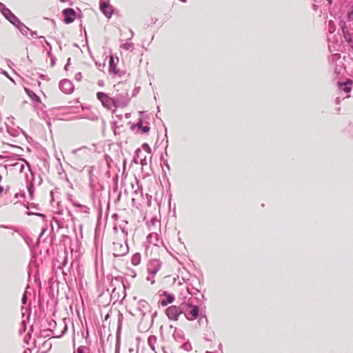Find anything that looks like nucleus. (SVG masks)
Instances as JSON below:
<instances>
[{
  "mask_svg": "<svg viewBox=\"0 0 353 353\" xmlns=\"http://www.w3.org/2000/svg\"><path fill=\"white\" fill-rule=\"evenodd\" d=\"M114 88L116 89V94L113 97L116 107L121 108L126 107L130 101L128 90L125 88L124 85L121 83L115 85Z\"/></svg>",
  "mask_w": 353,
  "mask_h": 353,
  "instance_id": "f257e3e1",
  "label": "nucleus"
},
{
  "mask_svg": "<svg viewBox=\"0 0 353 353\" xmlns=\"http://www.w3.org/2000/svg\"><path fill=\"white\" fill-rule=\"evenodd\" d=\"M182 312L188 321H194L199 317L200 308L190 299L182 303Z\"/></svg>",
  "mask_w": 353,
  "mask_h": 353,
  "instance_id": "f03ea898",
  "label": "nucleus"
},
{
  "mask_svg": "<svg viewBox=\"0 0 353 353\" xmlns=\"http://www.w3.org/2000/svg\"><path fill=\"white\" fill-rule=\"evenodd\" d=\"M97 99H99L102 105L108 110H111L112 108H117L116 103L114 100V97L111 98L108 97L105 92H98L97 93Z\"/></svg>",
  "mask_w": 353,
  "mask_h": 353,
  "instance_id": "7ed1b4c3",
  "label": "nucleus"
},
{
  "mask_svg": "<svg viewBox=\"0 0 353 353\" xmlns=\"http://www.w3.org/2000/svg\"><path fill=\"white\" fill-rule=\"evenodd\" d=\"M0 12L3 16L14 26L17 23L19 22V21H20V19L9 8H8L3 3L1 2Z\"/></svg>",
  "mask_w": 353,
  "mask_h": 353,
  "instance_id": "20e7f679",
  "label": "nucleus"
},
{
  "mask_svg": "<svg viewBox=\"0 0 353 353\" xmlns=\"http://www.w3.org/2000/svg\"><path fill=\"white\" fill-rule=\"evenodd\" d=\"M113 248V255L114 257H121L126 255L129 252V247L127 243V239L125 241V243L123 244L119 242L114 243Z\"/></svg>",
  "mask_w": 353,
  "mask_h": 353,
  "instance_id": "39448f33",
  "label": "nucleus"
},
{
  "mask_svg": "<svg viewBox=\"0 0 353 353\" xmlns=\"http://www.w3.org/2000/svg\"><path fill=\"white\" fill-rule=\"evenodd\" d=\"M165 314L168 318L172 321H177L182 312V303L179 306L171 305L165 310Z\"/></svg>",
  "mask_w": 353,
  "mask_h": 353,
  "instance_id": "423d86ee",
  "label": "nucleus"
},
{
  "mask_svg": "<svg viewBox=\"0 0 353 353\" xmlns=\"http://www.w3.org/2000/svg\"><path fill=\"white\" fill-rule=\"evenodd\" d=\"M100 10L108 18H110L113 14V8L110 5V0H100Z\"/></svg>",
  "mask_w": 353,
  "mask_h": 353,
  "instance_id": "0eeeda50",
  "label": "nucleus"
},
{
  "mask_svg": "<svg viewBox=\"0 0 353 353\" xmlns=\"http://www.w3.org/2000/svg\"><path fill=\"white\" fill-rule=\"evenodd\" d=\"M161 267V263L158 259L151 260L148 264V272L150 275L154 277L155 274L158 272Z\"/></svg>",
  "mask_w": 353,
  "mask_h": 353,
  "instance_id": "6e6552de",
  "label": "nucleus"
},
{
  "mask_svg": "<svg viewBox=\"0 0 353 353\" xmlns=\"http://www.w3.org/2000/svg\"><path fill=\"white\" fill-rule=\"evenodd\" d=\"M59 88L63 92L70 94L74 90V85L70 80L63 79L59 83Z\"/></svg>",
  "mask_w": 353,
  "mask_h": 353,
  "instance_id": "1a4fd4ad",
  "label": "nucleus"
},
{
  "mask_svg": "<svg viewBox=\"0 0 353 353\" xmlns=\"http://www.w3.org/2000/svg\"><path fill=\"white\" fill-rule=\"evenodd\" d=\"M64 17V22L67 24L72 23L75 19L76 12L73 8H66L62 12Z\"/></svg>",
  "mask_w": 353,
  "mask_h": 353,
  "instance_id": "9d476101",
  "label": "nucleus"
},
{
  "mask_svg": "<svg viewBox=\"0 0 353 353\" xmlns=\"http://www.w3.org/2000/svg\"><path fill=\"white\" fill-rule=\"evenodd\" d=\"M22 161L28 166V170L30 172V174H31L32 180H33L34 177V172L32 171V170L30 168V163H28V161H26L24 159H23ZM28 190L29 196H30V199H33V196H34V184H33L32 181H31L30 182V183L28 184Z\"/></svg>",
  "mask_w": 353,
  "mask_h": 353,
  "instance_id": "9b49d317",
  "label": "nucleus"
},
{
  "mask_svg": "<svg viewBox=\"0 0 353 353\" xmlns=\"http://www.w3.org/2000/svg\"><path fill=\"white\" fill-rule=\"evenodd\" d=\"M118 61V59L117 58V61H115L114 58L112 56L110 57L109 60V73L114 74L119 76H121L122 72L119 70L117 69V63Z\"/></svg>",
  "mask_w": 353,
  "mask_h": 353,
  "instance_id": "f8f14e48",
  "label": "nucleus"
},
{
  "mask_svg": "<svg viewBox=\"0 0 353 353\" xmlns=\"http://www.w3.org/2000/svg\"><path fill=\"white\" fill-rule=\"evenodd\" d=\"M25 91L34 102L35 108H38L39 105H43L40 97L37 96L33 91L27 88H25Z\"/></svg>",
  "mask_w": 353,
  "mask_h": 353,
  "instance_id": "ddd939ff",
  "label": "nucleus"
},
{
  "mask_svg": "<svg viewBox=\"0 0 353 353\" xmlns=\"http://www.w3.org/2000/svg\"><path fill=\"white\" fill-rule=\"evenodd\" d=\"M352 83L353 81L350 79H347L345 82L339 81L337 84L340 90L345 92H350L352 90Z\"/></svg>",
  "mask_w": 353,
  "mask_h": 353,
  "instance_id": "4468645a",
  "label": "nucleus"
},
{
  "mask_svg": "<svg viewBox=\"0 0 353 353\" xmlns=\"http://www.w3.org/2000/svg\"><path fill=\"white\" fill-rule=\"evenodd\" d=\"M163 295L165 296L166 298L163 299H161L159 301V303L162 306H166L170 303H172L174 299L175 296L172 294H168L166 291L163 292Z\"/></svg>",
  "mask_w": 353,
  "mask_h": 353,
  "instance_id": "2eb2a0df",
  "label": "nucleus"
},
{
  "mask_svg": "<svg viewBox=\"0 0 353 353\" xmlns=\"http://www.w3.org/2000/svg\"><path fill=\"white\" fill-rule=\"evenodd\" d=\"M134 128H137L141 130L143 133H148L150 130V127L148 125V123L145 125H143V121L142 119H139L136 124H133L131 126V128L133 130Z\"/></svg>",
  "mask_w": 353,
  "mask_h": 353,
  "instance_id": "dca6fc26",
  "label": "nucleus"
},
{
  "mask_svg": "<svg viewBox=\"0 0 353 353\" xmlns=\"http://www.w3.org/2000/svg\"><path fill=\"white\" fill-rule=\"evenodd\" d=\"M150 307L149 303L145 300H140L138 302L137 308H138L139 311L141 312V314L142 317H143L145 314V311L148 310Z\"/></svg>",
  "mask_w": 353,
  "mask_h": 353,
  "instance_id": "f3484780",
  "label": "nucleus"
},
{
  "mask_svg": "<svg viewBox=\"0 0 353 353\" xmlns=\"http://www.w3.org/2000/svg\"><path fill=\"white\" fill-rule=\"evenodd\" d=\"M14 27H16L19 31L23 34V35H25L26 36L28 33L29 31H30V29L27 27L23 22H21V21H19L18 23H16V25L14 26Z\"/></svg>",
  "mask_w": 353,
  "mask_h": 353,
  "instance_id": "a211bd4d",
  "label": "nucleus"
},
{
  "mask_svg": "<svg viewBox=\"0 0 353 353\" xmlns=\"http://www.w3.org/2000/svg\"><path fill=\"white\" fill-rule=\"evenodd\" d=\"M148 241L150 243H152L154 245H157V243L159 241L158 234L157 233L153 234L150 233L147 236Z\"/></svg>",
  "mask_w": 353,
  "mask_h": 353,
  "instance_id": "6ab92c4d",
  "label": "nucleus"
},
{
  "mask_svg": "<svg viewBox=\"0 0 353 353\" xmlns=\"http://www.w3.org/2000/svg\"><path fill=\"white\" fill-rule=\"evenodd\" d=\"M141 262V254L139 253H135L132 259H131V263L134 265H138L140 264Z\"/></svg>",
  "mask_w": 353,
  "mask_h": 353,
  "instance_id": "aec40b11",
  "label": "nucleus"
},
{
  "mask_svg": "<svg viewBox=\"0 0 353 353\" xmlns=\"http://www.w3.org/2000/svg\"><path fill=\"white\" fill-rule=\"evenodd\" d=\"M157 342V337L155 336H150L148 339V343L152 350H155L154 344Z\"/></svg>",
  "mask_w": 353,
  "mask_h": 353,
  "instance_id": "412c9836",
  "label": "nucleus"
},
{
  "mask_svg": "<svg viewBox=\"0 0 353 353\" xmlns=\"http://www.w3.org/2000/svg\"><path fill=\"white\" fill-rule=\"evenodd\" d=\"M60 325L63 326V330L59 334L53 332V334H55L56 337L58 338L61 337L67 332L68 330L67 325L64 323H61Z\"/></svg>",
  "mask_w": 353,
  "mask_h": 353,
  "instance_id": "4be33fe9",
  "label": "nucleus"
},
{
  "mask_svg": "<svg viewBox=\"0 0 353 353\" xmlns=\"http://www.w3.org/2000/svg\"><path fill=\"white\" fill-rule=\"evenodd\" d=\"M72 205L79 208H84V213H89L90 208L88 206L85 205H81L77 202H72Z\"/></svg>",
  "mask_w": 353,
  "mask_h": 353,
  "instance_id": "5701e85b",
  "label": "nucleus"
},
{
  "mask_svg": "<svg viewBox=\"0 0 353 353\" xmlns=\"http://www.w3.org/2000/svg\"><path fill=\"white\" fill-rule=\"evenodd\" d=\"M121 48L124 49V50H126L132 51V49H133V43H132L126 42V43L121 45Z\"/></svg>",
  "mask_w": 353,
  "mask_h": 353,
  "instance_id": "b1692460",
  "label": "nucleus"
},
{
  "mask_svg": "<svg viewBox=\"0 0 353 353\" xmlns=\"http://www.w3.org/2000/svg\"><path fill=\"white\" fill-rule=\"evenodd\" d=\"M347 19L353 21V5L351 6L350 10L347 13Z\"/></svg>",
  "mask_w": 353,
  "mask_h": 353,
  "instance_id": "393cba45",
  "label": "nucleus"
},
{
  "mask_svg": "<svg viewBox=\"0 0 353 353\" xmlns=\"http://www.w3.org/2000/svg\"><path fill=\"white\" fill-rule=\"evenodd\" d=\"M28 301V295H27V291L26 290L23 293L21 299V303L23 305H26Z\"/></svg>",
  "mask_w": 353,
  "mask_h": 353,
  "instance_id": "a878e982",
  "label": "nucleus"
},
{
  "mask_svg": "<svg viewBox=\"0 0 353 353\" xmlns=\"http://www.w3.org/2000/svg\"><path fill=\"white\" fill-rule=\"evenodd\" d=\"M27 214L28 215H36L37 216L43 217L44 219L46 218V216L43 214L38 213V212H32L29 211L27 212Z\"/></svg>",
  "mask_w": 353,
  "mask_h": 353,
  "instance_id": "bb28decb",
  "label": "nucleus"
},
{
  "mask_svg": "<svg viewBox=\"0 0 353 353\" xmlns=\"http://www.w3.org/2000/svg\"><path fill=\"white\" fill-rule=\"evenodd\" d=\"M86 349L85 346L81 345L77 348L76 353H85Z\"/></svg>",
  "mask_w": 353,
  "mask_h": 353,
  "instance_id": "cd10ccee",
  "label": "nucleus"
},
{
  "mask_svg": "<svg viewBox=\"0 0 353 353\" xmlns=\"http://www.w3.org/2000/svg\"><path fill=\"white\" fill-rule=\"evenodd\" d=\"M182 347L187 350V351H190L192 350V347H191V345L188 343H184L183 345H182Z\"/></svg>",
  "mask_w": 353,
  "mask_h": 353,
  "instance_id": "c85d7f7f",
  "label": "nucleus"
},
{
  "mask_svg": "<svg viewBox=\"0 0 353 353\" xmlns=\"http://www.w3.org/2000/svg\"><path fill=\"white\" fill-rule=\"evenodd\" d=\"M343 33H344V37H345V41L347 42H348V43L352 42V39H351L350 34H348V33L345 34V31H344V29H343Z\"/></svg>",
  "mask_w": 353,
  "mask_h": 353,
  "instance_id": "c756f323",
  "label": "nucleus"
},
{
  "mask_svg": "<svg viewBox=\"0 0 353 353\" xmlns=\"http://www.w3.org/2000/svg\"><path fill=\"white\" fill-rule=\"evenodd\" d=\"M142 147H143V149L144 150H145L147 152L151 153V148L148 143H143Z\"/></svg>",
  "mask_w": 353,
  "mask_h": 353,
  "instance_id": "7c9ffc66",
  "label": "nucleus"
},
{
  "mask_svg": "<svg viewBox=\"0 0 353 353\" xmlns=\"http://www.w3.org/2000/svg\"><path fill=\"white\" fill-rule=\"evenodd\" d=\"M30 208H34L35 210H39V205L34 204V203H32V204H30V205L27 206V208H28V209Z\"/></svg>",
  "mask_w": 353,
  "mask_h": 353,
  "instance_id": "2f4dec72",
  "label": "nucleus"
},
{
  "mask_svg": "<svg viewBox=\"0 0 353 353\" xmlns=\"http://www.w3.org/2000/svg\"><path fill=\"white\" fill-rule=\"evenodd\" d=\"M75 79L78 81H80L81 80V78H82V74L81 72H78L75 74Z\"/></svg>",
  "mask_w": 353,
  "mask_h": 353,
  "instance_id": "473e14b6",
  "label": "nucleus"
},
{
  "mask_svg": "<svg viewBox=\"0 0 353 353\" xmlns=\"http://www.w3.org/2000/svg\"><path fill=\"white\" fill-rule=\"evenodd\" d=\"M154 277L152 278V276L151 275H148V277H147V280L148 281H150L151 282L152 284H154V282H155V280L154 279Z\"/></svg>",
  "mask_w": 353,
  "mask_h": 353,
  "instance_id": "72a5a7b5",
  "label": "nucleus"
},
{
  "mask_svg": "<svg viewBox=\"0 0 353 353\" xmlns=\"http://www.w3.org/2000/svg\"><path fill=\"white\" fill-rule=\"evenodd\" d=\"M120 228H121V230L122 232L124 234V236H125V237H127V236H128V232H127V230L125 229V227H124V226H121V225H120Z\"/></svg>",
  "mask_w": 353,
  "mask_h": 353,
  "instance_id": "f704fd0d",
  "label": "nucleus"
},
{
  "mask_svg": "<svg viewBox=\"0 0 353 353\" xmlns=\"http://www.w3.org/2000/svg\"><path fill=\"white\" fill-rule=\"evenodd\" d=\"M37 114L39 117L41 118H43V119H45V117H46V113L45 112H43V111H41V112H37Z\"/></svg>",
  "mask_w": 353,
  "mask_h": 353,
  "instance_id": "c9c22d12",
  "label": "nucleus"
},
{
  "mask_svg": "<svg viewBox=\"0 0 353 353\" xmlns=\"http://www.w3.org/2000/svg\"><path fill=\"white\" fill-rule=\"evenodd\" d=\"M85 147H82V148H79L78 149L73 150L72 151V154H77L79 151L81 150L82 149H85Z\"/></svg>",
  "mask_w": 353,
  "mask_h": 353,
  "instance_id": "e433bc0d",
  "label": "nucleus"
},
{
  "mask_svg": "<svg viewBox=\"0 0 353 353\" xmlns=\"http://www.w3.org/2000/svg\"><path fill=\"white\" fill-rule=\"evenodd\" d=\"M140 163L141 164L142 166L143 165H147V161H146V159L144 158L143 159H141V162Z\"/></svg>",
  "mask_w": 353,
  "mask_h": 353,
  "instance_id": "4c0bfd02",
  "label": "nucleus"
},
{
  "mask_svg": "<svg viewBox=\"0 0 353 353\" xmlns=\"http://www.w3.org/2000/svg\"><path fill=\"white\" fill-rule=\"evenodd\" d=\"M29 32H30V34L32 37H34V36L37 35V32L36 31H33V30H30V31H29Z\"/></svg>",
  "mask_w": 353,
  "mask_h": 353,
  "instance_id": "58836bf2",
  "label": "nucleus"
},
{
  "mask_svg": "<svg viewBox=\"0 0 353 353\" xmlns=\"http://www.w3.org/2000/svg\"><path fill=\"white\" fill-rule=\"evenodd\" d=\"M46 230H47V228H43L41 229V233H40V234H39V236H40V237H41V236H43V234L46 232Z\"/></svg>",
  "mask_w": 353,
  "mask_h": 353,
  "instance_id": "ea45409f",
  "label": "nucleus"
},
{
  "mask_svg": "<svg viewBox=\"0 0 353 353\" xmlns=\"http://www.w3.org/2000/svg\"><path fill=\"white\" fill-rule=\"evenodd\" d=\"M24 168H25V165H24V164H21V165H20V172H23Z\"/></svg>",
  "mask_w": 353,
  "mask_h": 353,
  "instance_id": "a19ab883",
  "label": "nucleus"
},
{
  "mask_svg": "<svg viewBox=\"0 0 353 353\" xmlns=\"http://www.w3.org/2000/svg\"><path fill=\"white\" fill-rule=\"evenodd\" d=\"M112 217L114 219H117L118 217H119V215L117 213H114V214H112Z\"/></svg>",
  "mask_w": 353,
  "mask_h": 353,
  "instance_id": "79ce46f5",
  "label": "nucleus"
},
{
  "mask_svg": "<svg viewBox=\"0 0 353 353\" xmlns=\"http://www.w3.org/2000/svg\"><path fill=\"white\" fill-rule=\"evenodd\" d=\"M45 43L50 49L52 48L51 44L46 40H45Z\"/></svg>",
  "mask_w": 353,
  "mask_h": 353,
  "instance_id": "37998d69",
  "label": "nucleus"
},
{
  "mask_svg": "<svg viewBox=\"0 0 353 353\" xmlns=\"http://www.w3.org/2000/svg\"><path fill=\"white\" fill-rule=\"evenodd\" d=\"M335 102H336V104H338V105H339V104H340V103H341V100H340V99H339V97H337V98L335 99Z\"/></svg>",
  "mask_w": 353,
  "mask_h": 353,
  "instance_id": "c03bdc74",
  "label": "nucleus"
},
{
  "mask_svg": "<svg viewBox=\"0 0 353 353\" xmlns=\"http://www.w3.org/2000/svg\"><path fill=\"white\" fill-rule=\"evenodd\" d=\"M70 59L69 58L68 60V63H66L65 66V69L67 70L68 69V66L69 65V61H70Z\"/></svg>",
  "mask_w": 353,
  "mask_h": 353,
  "instance_id": "a18cd8bd",
  "label": "nucleus"
},
{
  "mask_svg": "<svg viewBox=\"0 0 353 353\" xmlns=\"http://www.w3.org/2000/svg\"><path fill=\"white\" fill-rule=\"evenodd\" d=\"M39 39H41V41H45V40H46L45 37H43V36L39 37Z\"/></svg>",
  "mask_w": 353,
  "mask_h": 353,
  "instance_id": "49530a36",
  "label": "nucleus"
},
{
  "mask_svg": "<svg viewBox=\"0 0 353 353\" xmlns=\"http://www.w3.org/2000/svg\"><path fill=\"white\" fill-rule=\"evenodd\" d=\"M0 228H10L8 226L3 225H0Z\"/></svg>",
  "mask_w": 353,
  "mask_h": 353,
  "instance_id": "de8ad7c7",
  "label": "nucleus"
},
{
  "mask_svg": "<svg viewBox=\"0 0 353 353\" xmlns=\"http://www.w3.org/2000/svg\"><path fill=\"white\" fill-rule=\"evenodd\" d=\"M336 110L337 112H340L341 111V108L340 107L336 108Z\"/></svg>",
  "mask_w": 353,
  "mask_h": 353,
  "instance_id": "09e8293b",
  "label": "nucleus"
},
{
  "mask_svg": "<svg viewBox=\"0 0 353 353\" xmlns=\"http://www.w3.org/2000/svg\"><path fill=\"white\" fill-rule=\"evenodd\" d=\"M130 31L131 37H132L134 36V32L132 30H130Z\"/></svg>",
  "mask_w": 353,
  "mask_h": 353,
  "instance_id": "8fccbe9b",
  "label": "nucleus"
},
{
  "mask_svg": "<svg viewBox=\"0 0 353 353\" xmlns=\"http://www.w3.org/2000/svg\"><path fill=\"white\" fill-rule=\"evenodd\" d=\"M24 341L28 343V339L27 336H25Z\"/></svg>",
  "mask_w": 353,
  "mask_h": 353,
  "instance_id": "3c124183",
  "label": "nucleus"
},
{
  "mask_svg": "<svg viewBox=\"0 0 353 353\" xmlns=\"http://www.w3.org/2000/svg\"><path fill=\"white\" fill-rule=\"evenodd\" d=\"M24 341L28 343V339L27 336H25Z\"/></svg>",
  "mask_w": 353,
  "mask_h": 353,
  "instance_id": "603ef678",
  "label": "nucleus"
},
{
  "mask_svg": "<svg viewBox=\"0 0 353 353\" xmlns=\"http://www.w3.org/2000/svg\"><path fill=\"white\" fill-rule=\"evenodd\" d=\"M187 290L190 294H193V292L190 291L189 288H187Z\"/></svg>",
  "mask_w": 353,
  "mask_h": 353,
  "instance_id": "864d4df0",
  "label": "nucleus"
},
{
  "mask_svg": "<svg viewBox=\"0 0 353 353\" xmlns=\"http://www.w3.org/2000/svg\"><path fill=\"white\" fill-rule=\"evenodd\" d=\"M51 62H52V64L54 65V60L53 59H51Z\"/></svg>",
  "mask_w": 353,
  "mask_h": 353,
  "instance_id": "5fc2aeb1",
  "label": "nucleus"
},
{
  "mask_svg": "<svg viewBox=\"0 0 353 353\" xmlns=\"http://www.w3.org/2000/svg\"><path fill=\"white\" fill-rule=\"evenodd\" d=\"M103 81H99V85H103Z\"/></svg>",
  "mask_w": 353,
  "mask_h": 353,
  "instance_id": "6e6d98bb",
  "label": "nucleus"
},
{
  "mask_svg": "<svg viewBox=\"0 0 353 353\" xmlns=\"http://www.w3.org/2000/svg\"><path fill=\"white\" fill-rule=\"evenodd\" d=\"M41 182H42V179H41V178H40V179H39V184H41Z\"/></svg>",
  "mask_w": 353,
  "mask_h": 353,
  "instance_id": "4d7b16f0",
  "label": "nucleus"
},
{
  "mask_svg": "<svg viewBox=\"0 0 353 353\" xmlns=\"http://www.w3.org/2000/svg\"><path fill=\"white\" fill-rule=\"evenodd\" d=\"M330 4L332 3V0H327Z\"/></svg>",
  "mask_w": 353,
  "mask_h": 353,
  "instance_id": "13d9d810",
  "label": "nucleus"
},
{
  "mask_svg": "<svg viewBox=\"0 0 353 353\" xmlns=\"http://www.w3.org/2000/svg\"><path fill=\"white\" fill-rule=\"evenodd\" d=\"M113 229H114V230L115 232H117V227H116V226H114V227L113 228Z\"/></svg>",
  "mask_w": 353,
  "mask_h": 353,
  "instance_id": "bf43d9fd",
  "label": "nucleus"
},
{
  "mask_svg": "<svg viewBox=\"0 0 353 353\" xmlns=\"http://www.w3.org/2000/svg\"><path fill=\"white\" fill-rule=\"evenodd\" d=\"M50 194H51L52 198L53 199V192H51Z\"/></svg>",
  "mask_w": 353,
  "mask_h": 353,
  "instance_id": "052dcab7",
  "label": "nucleus"
},
{
  "mask_svg": "<svg viewBox=\"0 0 353 353\" xmlns=\"http://www.w3.org/2000/svg\"><path fill=\"white\" fill-rule=\"evenodd\" d=\"M66 264V260H65L63 263V265H65Z\"/></svg>",
  "mask_w": 353,
  "mask_h": 353,
  "instance_id": "680f3d73",
  "label": "nucleus"
},
{
  "mask_svg": "<svg viewBox=\"0 0 353 353\" xmlns=\"http://www.w3.org/2000/svg\"><path fill=\"white\" fill-rule=\"evenodd\" d=\"M157 315V312H154V314H153V317L156 316Z\"/></svg>",
  "mask_w": 353,
  "mask_h": 353,
  "instance_id": "e2e57ef3",
  "label": "nucleus"
},
{
  "mask_svg": "<svg viewBox=\"0 0 353 353\" xmlns=\"http://www.w3.org/2000/svg\"><path fill=\"white\" fill-rule=\"evenodd\" d=\"M181 1L185 3L187 1V0H181Z\"/></svg>",
  "mask_w": 353,
  "mask_h": 353,
  "instance_id": "0e129e2a",
  "label": "nucleus"
},
{
  "mask_svg": "<svg viewBox=\"0 0 353 353\" xmlns=\"http://www.w3.org/2000/svg\"><path fill=\"white\" fill-rule=\"evenodd\" d=\"M21 196H25V193H24V192H23V193L21 194Z\"/></svg>",
  "mask_w": 353,
  "mask_h": 353,
  "instance_id": "69168bd1",
  "label": "nucleus"
},
{
  "mask_svg": "<svg viewBox=\"0 0 353 353\" xmlns=\"http://www.w3.org/2000/svg\"><path fill=\"white\" fill-rule=\"evenodd\" d=\"M221 347H222V345H221V344H219V348H221Z\"/></svg>",
  "mask_w": 353,
  "mask_h": 353,
  "instance_id": "338daca9",
  "label": "nucleus"
},
{
  "mask_svg": "<svg viewBox=\"0 0 353 353\" xmlns=\"http://www.w3.org/2000/svg\"><path fill=\"white\" fill-rule=\"evenodd\" d=\"M165 165L169 168V165L168 163H165Z\"/></svg>",
  "mask_w": 353,
  "mask_h": 353,
  "instance_id": "774afa93",
  "label": "nucleus"
}]
</instances>
